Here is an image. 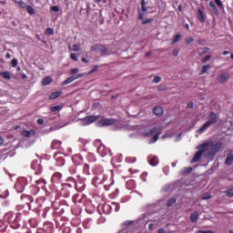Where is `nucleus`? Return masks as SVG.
Returning a JSON list of instances; mask_svg holds the SVG:
<instances>
[{
  "instance_id": "1",
  "label": "nucleus",
  "mask_w": 233,
  "mask_h": 233,
  "mask_svg": "<svg viewBox=\"0 0 233 233\" xmlns=\"http://www.w3.org/2000/svg\"><path fill=\"white\" fill-rule=\"evenodd\" d=\"M221 147H223L221 143L207 142L202 144L201 148H204L205 159H214V156L221 150Z\"/></svg>"
},
{
  "instance_id": "2",
  "label": "nucleus",
  "mask_w": 233,
  "mask_h": 233,
  "mask_svg": "<svg viewBox=\"0 0 233 233\" xmlns=\"http://www.w3.org/2000/svg\"><path fill=\"white\" fill-rule=\"evenodd\" d=\"M216 123H218V115L214 112L209 113L208 121L199 129H198V134H203L207 128H209L212 125H216Z\"/></svg>"
},
{
  "instance_id": "3",
  "label": "nucleus",
  "mask_w": 233,
  "mask_h": 233,
  "mask_svg": "<svg viewBox=\"0 0 233 233\" xmlns=\"http://www.w3.org/2000/svg\"><path fill=\"white\" fill-rule=\"evenodd\" d=\"M112 125H116V119L114 118H102L96 123V127H110Z\"/></svg>"
},
{
  "instance_id": "4",
  "label": "nucleus",
  "mask_w": 233,
  "mask_h": 233,
  "mask_svg": "<svg viewBox=\"0 0 233 233\" xmlns=\"http://www.w3.org/2000/svg\"><path fill=\"white\" fill-rule=\"evenodd\" d=\"M98 118H99V116H89L84 117L82 119H79V121H81L82 127H86L88 125H92V123H94V121H97Z\"/></svg>"
},
{
  "instance_id": "5",
  "label": "nucleus",
  "mask_w": 233,
  "mask_h": 233,
  "mask_svg": "<svg viewBox=\"0 0 233 233\" xmlns=\"http://www.w3.org/2000/svg\"><path fill=\"white\" fill-rule=\"evenodd\" d=\"M198 151L195 154L194 157L191 160V163H198L199 159H201V157H205V149L201 147V145L198 147Z\"/></svg>"
},
{
  "instance_id": "6",
  "label": "nucleus",
  "mask_w": 233,
  "mask_h": 233,
  "mask_svg": "<svg viewBox=\"0 0 233 233\" xmlns=\"http://www.w3.org/2000/svg\"><path fill=\"white\" fill-rule=\"evenodd\" d=\"M79 77H83V75L80 74L77 76H69L62 83V86H65L66 85H70V83H74V81H76V79H79Z\"/></svg>"
},
{
  "instance_id": "7",
  "label": "nucleus",
  "mask_w": 233,
  "mask_h": 233,
  "mask_svg": "<svg viewBox=\"0 0 233 233\" xmlns=\"http://www.w3.org/2000/svg\"><path fill=\"white\" fill-rule=\"evenodd\" d=\"M22 136L24 137H30L31 136H35V130L31 129V130H23L22 131Z\"/></svg>"
},
{
  "instance_id": "8",
  "label": "nucleus",
  "mask_w": 233,
  "mask_h": 233,
  "mask_svg": "<svg viewBox=\"0 0 233 233\" xmlns=\"http://www.w3.org/2000/svg\"><path fill=\"white\" fill-rule=\"evenodd\" d=\"M228 79H230V75H228V73H225L218 77L219 83H227Z\"/></svg>"
},
{
  "instance_id": "9",
  "label": "nucleus",
  "mask_w": 233,
  "mask_h": 233,
  "mask_svg": "<svg viewBox=\"0 0 233 233\" xmlns=\"http://www.w3.org/2000/svg\"><path fill=\"white\" fill-rule=\"evenodd\" d=\"M190 219L192 223H198V220L199 219V213L197 211L191 213Z\"/></svg>"
},
{
  "instance_id": "10",
  "label": "nucleus",
  "mask_w": 233,
  "mask_h": 233,
  "mask_svg": "<svg viewBox=\"0 0 233 233\" xmlns=\"http://www.w3.org/2000/svg\"><path fill=\"white\" fill-rule=\"evenodd\" d=\"M153 114H155V116H163V107L155 106L153 108Z\"/></svg>"
},
{
  "instance_id": "11",
  "label": "nucleus",
  "mask_w": 233,
  "mask_h": 233,
  "mask_svg": "<svg viewBox=\"0 0 233 233\" xmlns=\"http://www.w3.org/2000/svg\"><path fill=\"white\" fill-rule=\"evenodd\" d=\"M232 163H233V155H232V154H228V155L227 156L225 164H226L228 167H230V165H232Z\"/></svg>"
},
{
  "instance_id": "12",
  "label": "nucleus",
  "mask_w": 233,
  "mask_h": 233,
  "mask_svg": "<svg viewBox=\"0 0 233 233\" xmlns=\"http://www.w3.org/2000/svg\"><path fill=\"white\" fill-rule=\"evenodd\" d=\"M63 95V91H56V92H53L50 95V99H57V97H60V96Z\"/></svg>"
},
{
  "instance_id": "13",
  "label": "nucleus",
  "mask_w": 233,
  "mask_h": 233,
  "mask_svg": "<svg viewBox=\"0 0 233 233\" xmlns=\"http://www.w3.org/2000/svg\"><path fill=\"white\" fill-rule=\"evenodd\" d=\"M198 19L200 23H205V16L203 15V11L201 9L198 10Z\"/></svg>"
},
{
  "instance_id": "14",
  "label": "nucleus",
  "mask_w": 233,
  "mask_h": 233,
  "mask_svg": "<svg viewBox=\"0 0 233 233\" xmlns=\"http://www.w3.org/2000/svg\"><path fill=\"white\" fill-rule=\"evenodd\" d=\"M209 6L210 8H212L213 14H215L216 15H219V10H218V7H216V4H214V2H209Z\"/></svg>"
},
{
  "instance_id": "15",
  "label": "nucleus",
  "mask_w": 233,
  "mask_h": 233,
  "mask_svg": "<svg viewBox=\"0 0 233 233\" xmlns=\"http://www.w3.org/2000/svg\"><path fill=\"white\" fill-rule=\"evenodd\" d=\"M149 163L151 167H157L159 160L157 159V157H154L153 158L150 159Z\"/></svg>"
},
{
  "instance_id": "16",
  "label": "nucleus",
  "mask_w": 233,
  "mask_h": 233,
  "mask_svg": "<svg viewBox=\"0 0 233 233\" xmlns=\"http://www.w3.org/2000/svg\"><path fill=\"white\" fill-rule=\"evenodd\" d=\"M50 83H52V77L50 76H46V78L43 79L42 81V85L44 86H46L47 85H50Z\"/></svg>"
},
{
  "instance_id": "17",
  "label": "nucleus",
  "mask_w": 233,
  "mask_h": 233,
  "mask_svg": "<svg viewBox=\"0 0 233 233\" xmlns=\"http://www.w3.org/2000/svg\"><path fill=\"white\" fill-rule=\"evenodd\" d=\"M100 54H102V56H108V48L100 46Z\"/></svg>"
},
{
  "instance_id": "18",
  "label": "nucleus",
  "mask_w": 233,
  "mask_h": 233,
  "mask_svg": "<svg viewBox=\"0 0 233 233\" xmlns=\"http://www.w3.org/2000/svg\"><path fill=\"white\" fill-rule=\"evenodd\" d=\"M156 132H157V127H153L150 131L146 133V136L150 137V136H153V134H156Z\"/></svg>"
},
{
  "instance_id": "19",
  "label": "nucleus",
  "mask_w": 233,
  "mask_h": 233,
  "mask_svg": "<svg viewBox=\"0 0 233 233\" xmlns=\"http://www.w3.org/2000/svg\"><path fill=\"white\" fill-rule=\"evenodd\" d=\"M26 11L30 15H34L35 14V11L34 10V7H32V5H27Z\"/></svg>"
},
{
  "instance_id": "20",
  "label": "nucleus",
  "mask_w": 233,
  "mask_h": 233,
  "mask_svg": "<svg viewBox=\"0 0 233 233\" xmlns=\"http://www.w3.org/2000/svg\"><path fill=\"white\" fill-rule=\"evenodd\" d=\"M1 76L4 77V79H11L12 76L10 75V72L5 71L1 74Z\"/></svg>"
},
{
  "instance_id": "21",
  "label": "nucleus",
  "mask_w": 233,
  "mask_h": 233,
  "mask_svg": "<svg viewBox=\"0 0 233 233\" xmlns=\"http://www.w3.org/2000/svg\"><path fill=\"white\" fill-rule=\"evenodd\" d=\"M225 194L228 196V198H233V187L227 189Z\"/></svg>"
},
{
  "instance_id": "22",
  "label": "nucleus",
  "mask_w": 233,
  "mask_h": 233,
  "mask_svg": "<svg viewBox=\"0 0 233 233\" xmlns=\"http://www.w3.org/2000/svg\"><path fill=\"white\" fill-rule=\"evenodd\" d=\"M100 49H101V45H96L91 46V52H97V50L100 51Z\"/></svg>"
},
{
  "instance_id": "23",
  "label": "nucleus",
  "mask_w": 233,
  "mask_h": 233,
  "mask_svg": "<svg viewBox=\"0 0 233 233\" xmlns=\"http://www.w3.org/2000/svg\"><path fill=\"white\" fill-rule=\"evenodd\" d=\"M159 136H161V132H158L151 140L149 143H156L157 139H159Z\"/></svg>"
},
{
  "instance_id": "24",
  "label": "nucleus",
  "mask_w": 233,
  "mask_h": 233,
  "mask_svg": "<svg viewBox=\"0 0 233 233\" xmlns=\"http://www.w3.org/2000/svg\"><path fill=\"white\" fill-rule=\"evenodd\" d=\"M208 70H210V65L203 66L201 74H207Z\"/></svg>"
},
{
  "instance_id": "25",
  "label": "nucleus",
  "mask_w": 233,
  "mask_h": 233,
  "mask_svg": "<svg viewBox=\"0 0 233 233\" xmlns=\"http://www.w3.org/2000/svg\"><path fill=\"white\" fill-rule=\"evenodd\" d=\"M180 39H181V35H175L172 45H174V43H177L178 41H180Z\"/></svg>"
},
{
  "instance_id": "26",
  "label": "nucleus",
  "mask_w": 233,
  "mask_h": 233,
  "mask_svg": "<svg viewBox=\"0 0 233 233\" xmlns=\"http://www.w3.org/2000/svg\"><path fill=\"white\" fill-rule=\"evenodd\" d=\"M173 136H174V134H172V133H166L165 135H163L161 137V139H167L168 137H173Z\"/></svg>"
},
{
  "instance_id": "27",
  "label": "nucleus",
  "mask_w": 233,
  "mask_h": 233,
  "mask_svg": "<svg viewBox=\"0 0 233 233\" xmlns=\"http://www.w3.org/2000/svg\"><path fill=\"white\" fill-rule=\"evenodd\" d=\"M46 33L47 34V35H54V29L48 27L46 28Z\"/></svg>"
},
{
  "instance_id": "28",
  "label": "nucleus",
  "mask_w": 233,
  "mask_h": 233,
  "mask_svg": "<svg viewBox=\"0 0 233 233\" xmlns=\"http://www.w3.org/2000/svg\"><path fill=\"white\" fill-rule=\"evenodd\" d=\"M152 21H154V19L147 18V19L142 21V25H148V24L152 23Z\"/></svg>"
},
{
  "instance_id": "29",
  "label": "nucleus",
  "mask_w": 233,
  "mask_h": 233,
  "mask_svg": "<svg viewBox=\"0 0 233 233\" xmlns=\"http://www.w3.org/2000/svg\"><path fill=\"white\" fill-rule=\"evenodd\" d=\"M202 199H210V198H212V196H210V194L208 193H205L201 196Z\"/></svg>"
},
{
  "instance_id": "30",
  "label": "nucleus",
  "mask_w": 233,
  "mask_h": 233,
  "mask_svg": "<svg viewBox=\"0 0 233 233\" xmlns=\"http://www.w3.org/2000/svg\"><path fill=\"white\" fill-rule=\"evenodd\" d=\"M58 110H61L60 106H55L51 107V112H57Z\"/></svg>"
},
{
  "instance_id": "31",
  "label": "nucleus",
  "mask_w": 233,
  "mask_h": 233,
  "mask_svg": "<svg viewBox=\"0 0 233 233\" xmlns=\"http://www.w3.org/2000/svg\"><path fill=\"white\" fill-rule=\"evenodd\" d=\"M18 5L21 7V8H26V4L23 1V0H20L18 2Z\"/></svg>"
},
{
  "instance_id": "32",
  "label": "nucleus",
  "mask_w": 233,
  "mask_h": 233,
  "mask_svg": "<svg viewBox=\"0 0 233 233\" xmlns=\"http://www.w3.org/2000/svg\"><path fill=\"white\" fill-rule=\"evenodd\" d=\"M174 203H176V198L169 199L167 202V207H172V205H174Z\"/></svg>"
},
{
  "instance_id": "33",
  "label": "nucleus",
  "mask_w": 233,
  "mask_h": 233,
  "mask_svg": "<svg viewBox=\"0 0 233 233\" xmlns=\"http://www.w3.org/2000/svg\"><path fill=\"white\" fill-rule=\"evenodd\" d=\"M192 172V167H186L183 170V174H190Z\"/></svg>"
},
{
  "instance_id": "34",
  "label": "nucleus",
  "mask_w": 233,
  "mask_h": 233,
  "mask_svg": "<svg viewBox=\"0 0 233 233\" xmlns=\"http://www.w3.org/2000/svg\"><path fill=\"white\" fill-rule=\"evenodd\" d=\"M215 3L219 8H223V2L221 0H215Z\"/></svg>"
},
{
  "instance_id": "35",
  "label": "nucleus",
  "mask_w": 233,
  "mask_h": 233,
  "mask_svg": "<svg viewBox=\"0 0 233 233\" xmlns=\"http://www.w3.org/2000/svg\"><path fill=\"white\" fill-rule=\"evenodd\" d=\"M153 81H154V83H156V84L160 83V82H161V77L156 76L154 77V80H153Z\"/></svg>"
},
{
  "instance_id": "36",
  "label": "nucleus",
  "mask_w": 233,
  "mask_h": 233,
  "mask_svg": "<svg viewBox=\"0 0 233 233\" xmlns=\"http://www.w3.org/2000/svg\"><path fill=\"white\" fill-rule=\"evenodd\" d=\"M11 65H12V66H14V67L17 66V59L14 58V59L11 61Z\"/></svg>"
},
{
  "instance_id": "37",
  "label": "nucleus",
  "mask_w": 233,
  "mask_h": 233,
  "mask_svg": "<svg viewBox=\"0 0 233 233\" xmlns=\"http://www.w3.org/2000/svg\"><path fill=\"white\" fill-rule=\"evenodd\" d=\"M52 12H59V7L57 5H54L51 7Z\"/></svg>"
},
{
  "instance_id": "38",
  "label": "nucleus",
  "mask_w": 233,
  "mask_h": 233,
  "mask_svg": "<svg viewBox=\"0 0 233 233\" xmlns=\"http://www.w3.org/2000/svg\"><path fill=\"white\" fill-rule=\"evenodd\" d=\"M73 51L74 52H79V46L78 45H74L73 46Z\"/></svg>"
},
{
  "instance_id": "39",
  "label": "nucleus",
  "mask_w": 233,
  "mask_h": 233,
  "mask_svg": "<svg viewBox=\"0 0 233 233\" xmlns=\"http://www.w3.org/2000/svg\"><path fill=\"white\" fill-rule=\"evenodd\" d=\"M70 57L73 61H77V56H76V54H71Z\"/></svg>"
},
{
  "instance_id": "40",
  "label": "nucleus",
  "mask_w": 233,
  "mask_h": 233,
  "mask_svg": "<svg viewBox=\"0 0 233 233\" xmlns=\"http://www.w3.org/2000/svg\"><path fill=\"white\" fill-rule=\"evenodd\" d=\"M177 56H179V50L175 49V50L173 51V56H174V57H177Z\"/></svg>"
},
{
  "instance_id": "41",
  "label": "nucleus",
  "mask_w": 233,
  "mask_h": 233,
  "mask_svg": "<svg viewBox=\"0 0 233 233\" xmlns=\"http://www.w3.org/2000/svg\"><path fill=\"white\" fill-rule=\"evenodd\" d=\"M186 42H187V45H190V43H194V38L189 37V38H187V39L186 40Z\"/></svg>"
},
{
  "instance_id": "42",
  "label": "nucleus",
  "mask_w": 233,
  "mask_h": 233,
  "mask_svg": "<svg viewBox=\"0 0 233 233\" xmlns=\"http://www.w3.org/2000/svg\"><path fill=\"white\" fill-rule=\"evenodd\" d=\"M197 233H213L212 231L210 230H198Z\"/></svg>"
},
{
  "instance_id": "43",
  "label": "nucleus",
  "mask_w": 233,
  "mask_h": 233,
  "mask_svg": "<svg viewBox=\"0 0 233 233\" xmlns=\"http://www.w3.org/2000/svg\"><path fill=\"white\" fill-rule=\"evenodd\" d=\"M77 72H79L78 68H73L71 69V74H77Z\"/></svg>"
},
{
  "instance_id": "44",
  "label": "nucleus",
  "mask_w": 233,
  "mask_h": 233,
  "mask_svg": "<svg viewBox=\"0 0 233 233\" xmlns=\"http://www.w3.org/2000/svg\"><path fill=\"white\" fill-rule=\"evenodd\" d=\"M157 233H167V230L165 228H159Z\"/></svg>"
},
{
  "instance_id": "45",
  "label": "nucleus",
  "mask_w": 233,
  "mask_h": 233,
  "mask_svg": "<svg viewBox=\"0 0 233 233\" xmlns=\"http://www.w3.org/2000/svg\"><path fill=\"white\" fill-rule=\"evenodd\" d=\"M187 108H194V103L189 102V103L187 104Z\"/></svg>"
},
{
  "instance_id": "46",
  "label": "nucleus",
  "mask_w": 233,
  "mask_h": 233,
  "mask_svg": "<svg viewBox=\"0 0 233 233\" xmlns=\"http://www.w3.org/2000/svg\"><path fill=\"white\" fill-rule=\"evenodd\" d=\"M208 59H210V56H206L204 57L203 63H207V61H208Z\"/></svg>"
},
{
  "instance_id": "47",
  "label": "nucleus",
  "mask_w": 233,
  "mask_h": 233,
  "mask_svg": "<svg viewBox=\"0 0 233 233\" xmlns=\"http://www.w3.org/2000/svg\"><path fill=\"white\" fill-rule=\"evenodd\" d=\"M37 123H38V125H43V124L45 123V120L39 118V119L37 120Z\"/></svg>"
},
{
  "instance_id": "48",
  "label": "nucleus",
  "mask_w": 233,
  "mask_h": 233,
  "mask_svg": "<svg viewBox=\"0 0 233 233\" xmlns=\"http://www.w3.org/2000/svg\"><path fill=\"white\" fill-rule=\"evenodd\" d=\"M181 136H182L181 133L178 134V136H177V137L176 138L175 141H177V142L179 141L181 139Z\"/></svg>"
},
{
  "instance_id": "49",
  "label": "nucleus",
  "mask_w": 233,
  "mask_h": 233,
  "mask_svg": "<svg viewBox=\"0 0 233 233\" xmlns=\"http://www.w3.org/2000/svg\"><path fill=\"white\" fill-rule=\"evenodd\" d=\"M4 143H5V139L2 137H0V145H3Z\"/></svg>"
},
{
  "instance_id": "50",
  "label": "nucleus",
  "mask_w": 233,
  "mask_h": 233,
  "mask_svg": "<svg viewBox=\"0 0 233 233\" xmlns=\"http://www.w3.org/2000/svg\"><path fill=\"white\" fill-rule=\"evenodd\" d=\"M5 57H6V59H10V57H12V55H10V53H7V54L5 55Z\"/></svg>"
},
{
  "instance_id": "51",
  "label": "nucleus",
  "mask_w": 233,
  "mask_h": 233,
  "mask_svg": "<svg viewBox=\"0 0 233 233\" xmlns=\"http://www.w3.org/2000/svg\"><path fill=\"white\" fill-rule=\"evenodd\" d=\"M228 54H230V52H228V51H224L223 52V56H228Z\"/></svg>"
},
{
  "instance_id": "52",
  "label": "nucleus",
  "mask_w": 233,
  "mask_h": 233,
  "mask_svg": "<svg viewBox=\"0 0 233 233\" xmlns=\"http://www.w3.org/2000/svg\"><path fill=\"white\" fill-rule=\"evenodd\" d=\"M143 12H147V7L145 5L141 6Z\"/></svg>"
},
{
  "instance_id": "53",
  "label": "nucleus",
  "mask_w": 233,
  "mask_h": 233,
  "mask_svg": "<svg viewBox=\"0 0 233 233\" xmlns=\"http://www.w3.org/2000/svg\"><path fill=\"white\" fill-rule=\"evenodd\" d=\"M82 62L83 63H88V60H86V58H82Z\"/></svg>"
},
{
  "instance_id": "54",
  "label": "nucleus",
  "mask_w": 233,
  "mask_h": 233,
  "mask_svg": "<svg viewBox=\"0 0 233 233\" xmlns=\"http://www.w3.org/2000/svg\"><path fill=\"white\" fill-rule=\"evenodd\" d=\"M141 6H145V0H141Z\"/></svg>"
},
{
  "instance_id": "55",
  "label": "nucleus",
  "mask_w": 233,
  "mask_h": 233,
  "mask_svg": "<svg viewBox=\"0 0 233 233\" xmlns=\"http://www.w3.org/2000/svg\"><path fill=\"white\" fill-rule=\"evenodd\" d=\"M138 19H143V14H140V15H138Z\"/></svg>"
},
{
  "instance_id": "56",
  "label": "nucleus",
  "mask_w": 233,
  "mask_h": 233,
  "mask_svg": "<svg viewBox=\"0 0 233 233\" xmlns=\"http://www.w3.org/2000/svg\"><path fill=\"white\" fill-rule=\"evenodd\" d=\"M96 70H97V66H96L92 71H91V74L96 72Z\"/></svg>"
},
{
  "instance_id": "57",
  "label": "nucleus",
  "mask_w": 233,
  "mask_h": 233,
  "mask_svg": "<svg viewBox=\"0 0 233 233\" xmlns=\"http://www.w3.org/2000/svg\"><path fill=\"white\" fill-rule=\"evenodd\" d=\"M23 79H26V75H23Z\"/></svg>"
},
{
  "instance_id": "58",
  "label": "nucleus",
  "mask_w": 233,
  "mask_h": 233,
  "mask_svg": "<svg viewBox=\"0 0 233 233\" xmlns=\"http://www.w3.org/2000/svg\"><path fill=\"white\" fill-rule=\"evenodd\" d=\"M151 55H152V53H150V52H149V53H147V56H151Z\"/></svg>"
},
{
  "instance_id": "59",
  "label": "nucleus",
  "mask_w": 233,
  "mask_h": 233,
  "mask_svg": "<svg viewBox=\"0 0 233 233\" xmlns=\"http://www.w3.org/2000/svg\"><path fill=\"white\" fill-rule=\"evenodd\" d=\"M117 210H119V207L116 206V211L117 212Z\"/></svg>"
},
{
  "instance_id": "60",
  "label": "nucleus",
  "mask_w": 233,
  "mask_h": 233,
  "mask_svg": "<svg viewBox=\"0 0 233 233\" xmlns=\"http://www.w3.org/2000/svg\"><path fill=\"white\" fill-rule=\"evenodd\" d=\"M205 53H207V52H208V48H205V51H204Z\"/></svg>"
},
{
  "instance_id": "61",
  "label": "nucleus",
  "mask_w": 233,
  "mask_h": 233,
  "mask_svg": "<svg viewBox=\"0 0 233 233\" xmlns=\"http://www.w3.org/2000/svg\"><path fill=\"white\" fill-rule=\"evenodd\" d=\"M96 3H101V0H95Z\"/></svg>"
},
{
  "instance_id": "62",
  "label": "nucleus",
  "mask_w": 233,
  "mask_h": 233,
  "mask_svg": "<svg viewBox=\"0 0 233 233\" xmlns=\"http://www.w3.org/2000/svg\"><path fill=\"white\" fill-rule=\"evenodd\" d=\"M152 227H153V225H152V224H150V225H149V228H152Z\"/></svg>"
},
{
  "instance_id": "63",
  "label": "nucleus",
  "mask_w": 233,
  "mask_h": 233,
  "mask_svg": "<svg viewBox=\"0 0 233 233\" xmlns=\"http://www.w3.org/2000/svg\"><path fill=\"white\" fill-rule=\"evenodd\" d=\"M230 57H231V59H233V54H231V56H230Z\"/></svg>"
},
{
  "instance_id": "64",
  "label": "nucleus",
  "mask_w": 233,
  "mask_h": 233,
  "mask_svg": "<svg viewBox=\"0 0 233 233\" xmlns=\"http://www.w3.org/2000/svg\"><path fill=\"white\" fill-rule=\"evenodd\" d=\"M228 233H233V231L232 230H229V232Z\"/></svg>"
}]
</instances>
